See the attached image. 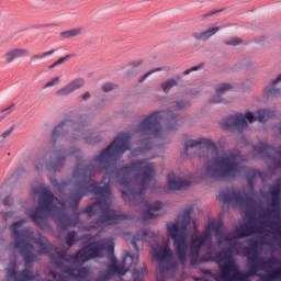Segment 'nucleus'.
I'll return each mask as SVG.
<instances>
[{
  "label": "nucleus",
  "mask_w": 281,
  "mask_h": 281,
  "mask_svg": "<svg viewBox=\"0 0 281 281\" xmlns=\"http://www.w3.org/2000/svg\"><path fill=\"white\" fill-rule=\"evenodd\" d=\"M83 98H89V94H86Z\"/></svg>",
  "instance_id": "27"
},
{
  "label": "nucleus",
  "mask_w": 281,
  "mask_h": 281,
  "mask_svg": "<svg viewBox=\"0 0 281 281\" xmlns=\"http://www.w3.org/2000/svg\"><path fill=\"white\" fill-rule=\"evenodd\" d=\"M269 113L267 111H259L258 112V117H255L254 114L251 113H246L245 116L239 115L236 119V123L238 126H245V124L247 123V121L251 124L254 122H256V120H259V122H265V120H267Z\"/></svg>",
  "instance_id": "4"
},
{
  "label": "nucleus",
  "mask_w": 281,
  "mask_h": 281,
  "mask_svg": "<svg viewBox=\"0 0 281 281\" xmlns=\"http://www.w3.org/2000/svg\"><path fill=\"white\" fill-rule=\"evenodd\" d=\"M27 52L23 48H15L13 50L8 52L4 55V59L7 63H13V60H16V58H22V56H25Z\"/></svg>",
  "instance_id": "7"
},
{
  "label": "nucleus",
  "mask_w": 281,
  "mask_h": 281,
  "mask_svg": "<svg viewBox=\"0 0 281 281\" xmlns=\"http://www.w3.org/2000/svg\"><path fill=\"white\" fill-rule=\"evenodd\" d=\"M54 50H49L46 53H43L42 55L38 56V58L43 59V58H47L48 56H53Z\"/></svg>",
  "instance_id": "18"
},
{
  "label": "nucleus",
  "mask_w": 281,
  "mask_h": 281,
  "mask_svg": "<svg viewBox=\"0 0 281 281\" xmlns=\"http://www.w3.org/2000/svg\"><path fill=\"white\" fill-rule=\"evenodd\" d=\"M176 86H177V81H175V79H171L162 83V90L165 92H168L169 90L172 89V87H176Z\"/></svg>",
  "instance_id": "11"
},
{
  "label": "nucleus",
  "mask_w": 281,
  "mask_h": 281,
  "mask_svg": "<svg viewBox=\"0 0 281 281\" xmlns=\"http://www.w3.org/2000/svg\"><path fill=\"white\" fill-rule=\"evenodd\" d=\"M278 82H281V75L274 80L273 85H278Z\"/></svg>",
  "instance_id": "23"
},
{
  "label": "nucleus",
  "mask_w": 281,
  "mask_h": 281,
  "mask_svg": "<svg viewBox=\"0 0 281 281\" xmlns=\"http://www.w3.org/2000/svg\"><path fill=\"white\" fill-rule=\"evenodd\" d=\"M137 260H139L138 255H136L135 257L131 255H126L125 258L123 259V267H126V265H131V262H133V265H137Z\"/></svg>",
  "instance_id": "9"
},
{
  "label": "nucleus",
  "mask_w": 281,
  "mask_h": 281,
  "mask_svg": "<svg viewBox=\"0 0 281 281\" xmlns=\"http://www.w3.org/2000/svg\"><path fill=\"white\" fill-rule=\"evenodd\" d=\"M169 249L165 248L164 251H157V250H153V257L154 258H166V254H168Z\"/></svg>",
  "instance_id": "12"
},
{
  "label": "nucleus",
  "mask_w": 281,
  "mask_h": 281,
  "mask_svg": "<svg viewBox=\"0 0 281 281\" xmlns=\"http://www.w3.org/2000/svg\"><path fill=\"white\" fill-rule=\"evenodd\" d=\"M234 168V158L221 157L215 158L211 166L207 167V172L211 175H218V172H227Z\"/></svg>",
  "instance_id": "3"
},
{
  "label": "nucleus",
  "mask_w": 281,
  "mask_h": 281,
  "mask_svg": "<svg viewBox=\"0 0 281 281\" xmlns=\"http://www.w3.org/2000/svg\"><path fill=\"white\" fill-rule=\"evenodd\" d=\"M16 225H19V224H13L12 226H11V229L14 232V229H16Z\"/></svg>",
  "instance_id": "25"
},
{
  "label": "nucleus",
  "mask_w": 281,
  "mask_h": 281,
  "mask_svg": "<svg viewBox=\"0 0 281 281\" xmlns=\"http://www.w3.org/2000/svg\"><path fill=\"white\" fill-rule=\"evenodd\" d=\"M168 232L170 238L173 239V245L178 252V256L181 258L183 251H186V234H188V224L179 226V224H169Z\"/></svg>",
  "instance_id": "2"
},
{
  "label": "nucleus",
  "mask_w": 281,
  "mask_h": 281,
  "mask_svg": "<svg viewBox=\"0 0 281 281\" xmlns=\"http://www.w3.org/2000/svg\"><path fill=\"white\" fill-rule=\"evenodd\" d=\"M151 74H155V71H149V72H147V74L144 76V78H148V76H150Z\"/></svg>",
  "instance_id": "24"
},
{
  "label": "nucleus",
  "mask_w": 281,
  "mask_h": 281,
  "mask_svg": "<svg viewBox=\"0 0 281 281\" xmlns=\"http://www.w3.org/2000/svg\"><path fill=\"white\" fill-rule=\"evenodd\" d=\"M60 83V77H54L50 80H48L44 86L43 89H50V87H56Z\"/></svg>",
  "instance_id": "10"
},
{
  "label": "nucleus",
  "mask_w": 281,
  "mask_h": 281,
  "mask_svg": "<svg viewBox=\"0 0 281 281\" xmlns=\"http://www.w3.org/2000/svg\"><path fill=\"white\" fill-rule=\"evenodd\" d=\"M169 188L171 190H179V186L177 184V179H175V176L169 178Z\"/></svg>",
  "instance_id": "13"
},
{
  "label": "nucleus",
  "mask_w": 281,
  "mask_h": 281,
  "mask_svg": "<svg viewBox=\"0 0 281 281\" xmlns=\"http://www.w3.org/2000/svg\"><path fill=\"white\" fill-rule=\"evenodd\" d=\"M196 69H199V68H196V67L190 68V69L186 70V71L183 72V75H184V76H188L189 74H192V71H196Z\"/></svg>",
  "instance_id": "20"
},
{
  "label": "nucleus",
  "mask_w": 281,
  "mask_h": 281,
  "mask_svg": "<svg viewBox=\"0 0 281 281\" xmlns=\"http://www.w3.org/2000/svg\"><path fill=\"white\" fill-rule=\"evenodd\" d=\"M228 89H231V86L227 83L218 86L217 95H222V93H225V91H228Z\"/></svg>",
  "instance_id": "14"
},
{
  "label": "nucleus",
  "mask_w": 281,
  "mask_h": 281,
  "mask_svg": "<svg viewBox=\"0 0 281 281\" xmlns=\"http://www.w3.org/2000/svg\"><path fill=\"white\" fill-rule=\"evenodd\" d=\"M102 254H108L110 260H113V241H101L95 246H88L79 252V256H82L85 260L91 258H100Z\"/></svg>",
  "instance_id": "1"
},
{
  "label": "nucleus",
  "mask_w": 281,
  "mask_h": 281,
  "mask_svg": "<svg viewBox=\"0 0 281 281\" xmlns=\"http://www.w3.org/2000/svg\"><path fill=\"white\" fill-rule=\"evenodd\" d=\"M220 30L221 29L218 26H211L202 33H194L193 36L196 41H207V38H212V36H214V34Z\"/></svg>",
  "instance_id": "6"
},
{
  "label": "nucleus",
  "mask_w": 281,
  "mask_h": 281,
  "mask_svg": "<svg viewBox=\"0 0 281 281\" xmlns=\"http://www.w3.org/2000/svg\"><path fill=\"white\" fill-rule=\"evenodd\" d=\"M203 243H205V239L192 238L191 247H192V249H196V247H201V245H203Z\"/></svg>",
  "instance_id": "15"
},
{
  "label": "nucleus",
  "mask_w": 281,
  "mask_h": 281,
  "mask_svg": "<svg viewBox=\"0 0 281 281\" xmlns=\"http://www.w3.org/2000/svg\"><path fill=\"white\" fill-rule=\"evenodd\" d=\"M13 109H14V105H10L9 108H7V109L3 110V114H4V115L10 114V112L13 111Z\"/></svg>",
  "instance_id": "19"
},
{
  "label": "nucleus",
  "mask_w": 281,
  "mask_h": 281,
  "mask_svg": "<svg viewBox=\"0 0 281 281\" xmlns=\"http://www.w3.org/2000/svg\"><path fill=\"white\" fill-rule=\"evenodd\" d=\"M111 89H113V86L111 85L103 86V91H111Z\"/></svg>",
  "instance_id": "21"
},
{
  "label": "nucleus",
  "mask_w": 281,
  "mask_h": 281,
  "mask_svg": "<svg viewBox=\"0 0 281 281\" xmlns=\"http://www.w3.org/2000/svg\"><path fill=\"white\" fill-rule=\"evenodd\" d=\"M213 102H221L220 100L214 99Z\"/></svg>",
  "instance_id": "26"
},
{
  "label": "nucleus",
  "mask_w": 281,
  "mask_h": 281,
  "mask_svg": "<svg viewBox=\"0 0 281 281\" xmlns=\"http://www.w3.org/2000/svg\"><path fill=\"white\" fill-rule=\"evenodd\" d=\"M241 41L238 37H233L231 41L227 42V45H240Z\"/></svg>",
  "instance_id": "16"
},
{
  "label": "nucleus",
  "mask_w": 281,
  "mask_h": 281,
  "mask_svg": "<svg viewBox=\"0 0 281 281\" xmlns=\"http://www.w3.org/2000/svg\"><path fill=\"white\" fill-rule=\"evenodd\" d=\"M68 56L66 57H63L60 59H58L56 63H54L50 67L54 68V67H57V65H63V63H65V60H68Z\"/></svg>",
  "instance_id": "17"
},
{
  "label": "nucleus",
  "mask_w": 281,
  "mask_h": 281,
  "mask_svg": "<svg viewBox=\"0 0 281 281\" xmlns=\"http://www.w3.org/2000/svg\"><path fill=\"white\" fill-rule=\"evenodd\" d=\"M82 87H85V79H75L66 85L64 88L59 89L57 91V95H70V93H74V91H78V89H82Z\"/></svg>",
  "instance_id": "5"
},
{
  "label": "nucleus",
  "mask_w": 281,
  "mask_h": 281,
  "mask_svg": "<svg viewBox=\"0 0 281 281\" xmlns=\"http://www.w3.org/2000/svg\"><path fill=\"white\" fill-rule=\"evenodd\" d=\"M82 30L81 29H72L61 33L63 38H74L76 36H80Z\"/></svg>",
  "instance_id": "8"
},
{
  "label": "nucleus",
  "mask_w": 281,
  "mask_h": 281,
  "mask_svg": "<svg viewBox=\"0 0 281 281\" xmlns=\"http://www.w3.org/2000/svg\"><path fill=\"white\" fill-rule=\"evenodd\" d=\"M114 271H116V273H119L120 276H124L126 272L122 271V269H117L115 268Z\"/></svg>",
  "instance_id": "22"
}]
</instances>
